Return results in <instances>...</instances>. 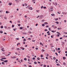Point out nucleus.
Masks as SVG:
<instances>
[{
  "instance_id": "f257e3e1",
  "label": "nucleus",
  "mask_w": 67,
  "mask_h": 67,
  "mask_svg": "<svg viewBox=\"0 0 67 67\" xmlns=\"http://www.w3.org/2000/svg\"><path fill=\"white\" fill-rule=\"evenodd\" d=\"M27 8H28V9H30V10H33V8L32 7H29V6H27Z\"/></svg>"
},
{
  "instance_id": "f03ea898",
  "label": "nucleus",
  "mask_w": 67,
  "mask_h": 67,
  "mask_svg": "<svg viewBox=\"0 0 67 67\" xmlns=\"http://www.w3.org/2000/svg\"><path fill=\"white\" fill-rule=\"evenodd\" d=\"M20 48L21 49H22L23 50H24V48L23 47H20Z\"/></svg>"
},
{
  "instance_id": "7ed1b4c3",
  "label": "nucleus",
  "mask_w": 67,
  "mask_h": 67,
  "mask_svg": "<svg viewBox=\"0 0 67 67\" xmlns=\"http://www.w3.org/2000/svg\"><path fill=\"white\" fill-rule=\"evenodd\" d=\"M53 3V4L54 5H55L56 6V5H57V3Z\"/></svg>"
},
{
  "instance_id": "20e7f679",
  "label": "nucleus",
  "mask_w": 67,
  "mask_h": 67,
  "mask_svg": "<svg viewBox=\"0 0 67 67\" xmlns=\"http://www.w3.org/2000/svg\"><path fill=\"white\" fill-rule=\"evenodd\" d=\"M57 33L59 34V35H61V34H60V33H59V32H57Z\"/></svg>"
},
{
  "instance_id": "39448f33",
  "label": "nucleus",
  "mask_w": 67,
  "mask_h": 67,
  "mask_svg": "<svg viewBox=\"0 0 67 67\" xmlns=\"http://www.w3.org/2000/svg\"><path fill=\"white\" fill-rule=\"evenodd\" d=\"M62 28L61 27H60L59 28H58V30H62Z\"/></svg>"
},
{
  "instance_id": "423d86ee",
  "label": "nucleus",
  "mask_w": 67,
  "mask_h": 67,
  "mask_svg": "<svg viewBox=\"0 0 67 67\" xmlns=\"http://www.w3.org/2000/svg\"><path fill=\"white\" fill-rule=\"evenodd\" d=\"M44 24H48V23L47 22H45L44 23Z\"/></svg>"
},
{
  "instance_id": "0eeeda50",
  "label": "nucleus",
  "mask_w": 67,
  "mask_h": 67,
  "mask_svg": "<svg viewBox=\"0 0 67 67\" xmlns=\"http://www.w3.org/2000/svg\"><path fill=\"white\" fill-rule=\"evenodd\" d=\"M51 15L52 16H55V14H51Z\"/></svg>"
},
{
  "instance_id": "6e6552de",
  "label": "nucleus",
  "mask_w": 67,
  "mask_h": 67,
  "mask_svg": "<svg viewBox=\"0 0 67 67\" xmlns=\"http://www.w3.org/2000/svg\"><path fill=\"white\" fill-rule=\"evenodd\" d=\"M4 62L5 63H7V62H8V60H5L4 61Z\"/></svg>"
},
{
  "instance_id": "1a4fd4ad",
  "label": "nucleus",
  "mask_w": 67,
  "mask_h": 67,
  "mask_svg": "<svg viewBox=\"0 0 67 67\" xmlns=\"http://www.w3.org/2000/svg\"><path fill=\"white\" fill-rule=\"evenodd\" d=\"M15 1L17 2H19V0H15Z\"/></svg>"
},
{
  "instance_id": "9d476101",
  "label": "nucleus",
  "mask_w": 67,
  "mask_h": 67,
  "mask_svg": "<svg viewBox=\"0 0 67 67\" xmlns=\"http://www.w3.org/2000/svg\"><path fill=\"white\" fill-rule=\"evenodd\" d=\"M63 59H66V58L65 57H63Z\"/></svg>"
},
{
  "instance_id": "9b49d317",
  "label": "nucleus",
  "mask_w": 67,
  "mask_h": 67,
  "mask_svg": "<svg viewBox=\"0 0 67 67\" xmlns=\"http://www.w3.org/2000/svg\"><path fill=\"white\" fill-rule=\"evenodd\" d=\"M41 51L42 52H44L45 51V50L43 49H42L41 50Z\"/></svg>"
},
{
  "instance_id": "f8f14e48",
  "label": "nucleus",
  "mask_w": 67,
  "mask_h": 67,
  "mask_svg": "<svg viewBox=\"0 0 67 67\" xmlns=\"http://www.w3.org/2000/svg\"><path fill=\"white\" fill-rule=\"evenodd\" d=\"M40 45H42V46H44V45H43V44L41 42L40 43Z\"/></svg>"
},
{
  "instance_id": "ddd939ff",
  "label": "nucleus",
  "mask_w": 67,
  "mask_h": 67,
  "mask_svg": "<svg viewBox=\"0 0 67 67\" xmlns=\"http://www.w3.org/2000/svg\"><path fill=\"white\" fill-rule=\"evenodd\" d=\"M40 65L41 66H43V64H42L41 63H40Z\"/></svg>"
},
{
  "instance_id": "4468645a",
  "label": "nucleus",
  "mask_w": 67,
  "mask_h": 67,
  "mask_svg": "<svg viewBox=\"0 0 67 67\" xmlns=\"http://www.w3.org/2000/svg\"><path fill=\"white\" fill-rule=\"evenodd\" d=\"M34 63L35 64H37V63L36 62H34Z\"/></svg>"
},
{
  "instance_id": "2eb2a0df",
  "label": "nucleus",
  "mask_w": 67,
  "mask_h": 67,
  "mask_svg": "<svg viewBox=\"0 0 67 67\" xmlns=\"http://www.w3.org/2000/svg\"><path fill=\"white\" fill-rule=\"evenodd\" d=\"M4 18L5 20H7V17H4Z\"/></svg>"
},
{
  "instance_id": "dca6fc26",
  "label": "nucleus",
  "mask_w": 67,
  "mask_h": 67,
  "mask_svg": "<svg viewBox=\"0 0 67 67\" xmlns=\"http://www.w3.org/2000/svg\"><path fill=\"white\" fill-rule=\"evenodd\" d=\"M23 29V27H21L20 28V30H22V29Z\"/></svg>"
},
{
  "instance_id": "f3484780",
  "label": "nucleus",
  "mask_w": 67,
  "mask_h": 67,
  "mask_svg": "<svg viewBox=\"0 0 67 67\" xmlns=\"http://www.w3.org/2000/svg\"><path fill=\"white\" fill-rule=\"evenodd\" d=\"M59 35H60L59 34H57V35L56 36L57 37H58L59 36Z\"/></svg>"
},
{
  "instance_id": "a211bd4d",
  "label": "nucleus",
  "mask_w": 67,
  "mask_h": 67,
  "mask_svg": "<svg viewBox=\"0 0 67 67\" xmlns=\"http://www.w3.org/2000/svg\"><path fill=\"white\" fill-rule=\"evenodd\" d=\"M0 33H3V31H0Z\"/></svg>"
},
{
  "instance_id": "6ab92c4d",
  "label": "nucleus",
  "mask_w": 67,
  "mask_h": 67,
  "mask_svg": "<svg viewBox=\"0 0 67 67\" xmlns=\"http://www.w3.org/2000/svg\"><path fill=\"white\" fill-rule=\"evenodd\" d=\"M42 25V26H45V24H43Z\"/></svg>"
},
{
  "instance_id": "aec40b11",
  "label": "nucleus",
  "mask_w": 67,
  "mask_h": 67,
  "mask_svg": "<svg viewBox=\"0 0 67 67\" xmlns=\"http://www.w3.org/2000/svg\"><path fill=\"white\" fill-rule=\"evenodd\" d=\"M2 64H3V65H4V64H5L4 63V62H2Z\"/></svg>"
},
{
  "instance_id": "412c9836",
  "label": "nucleus",
  "mask_w": 67,
  "mask_h": 67,
  "mask_svg": "<svg viewBox=\"0 0 67 67\" xmlns=\"http://www.w3.org/2000/svg\"><path fill=\"white\" fill-rule=\"evenodd\" d=\"M63 65H64L65 66V65H66V63H63Z\"/></svg>"
},
{
  "instance_id": "4be33fe9",
  "label": "nucleus",
  "mask_w": 67,
  "mask_h": 67,
  "mask_svg": "<svg viewBox=\"0 0 67 67\" xmlns=\"http://www.w3.org/2000/svg\"><path fill=\"white\" fill-rule=\"evenodd\" d=\"M2 59H6V58H2Z\"/></svg>"
},
{
  "instance_id": "5701e85b",
  "label": "nucleus",
  "mask_w": 67,
  "mask_h": 67,
  "mask_svg": "<svg viewBox=\"0 0 67 67\" xmlns=\"http://www.w3.org/2000/svg\"><path fill=\"white\" fill-rule=\"evenodd\" d=\"M23 41H26V39L25 38L24 39V40H23Z\"/></svg>"
},
{
  "instance_id": "b1692460",
  "label": "nucleus",
  "mask_w": 67,
  "mask_h": 67,
  "mask_svg": "<svg viewBox=\"0 0 67 67\" xmlns=\"http://www.w3.org/2000/svg\"><path fill=\"white\" fill-rule=\"evenodd\" d=\"M53 59H54V60H55V59H56V58L55 57H54L53 58Z\"/></svg>"
},
{
  "instance_id": "393cba45",
  "label": "nucleus",
  "mask_w": 67,
  "mask_h": 67,
  "mask_svg": "<svg viewBox=\"0 0 67 67\" xmlns=\"http://www.w3.org/2000/svg\"><path fill=\"white\" fill-rule=\"evenodd\" d=\"M18 26H21V24H18Z\"/></svg>"
},
{
  "instance_id": "a878e982",
  "label": "nucleus",
  "mask_w": 67,
  "mask_h": 67,
  "mask_svg": "<svg viewBox=\"0 0 67 67\" xmlns=\"http://www.w3.org/2000/svg\"><path fill=\"white\" fill-rule=\"evenodd\" d=\"M16 50L17 51H19V50H20V49H19V48H17L16 49Z\"/></svg>"
},
{
  "instance_id": "bb28decb",
  "label": "nucleus",
  "mask_w": 67,
  "mask_h": 67,
  "mask_svg": "<svg viewBox=\"0 0 67 67\" xmlns=\"http://www.w3.org/2000/svg\"><path fill=\"white\" fill-rule=\"evenodd\" d=\"M55 23H56L57 24H59V23L57 21L55 22Z\"/></svg>"
},
{
  "instance_id": "cd10ccee",
  "label": "nucleus",
  "mask_w": 67,
  "mask_h": 67,
  "mask_svg": "<svg viewBox=\"0 0 67 67\" xmlns=\"http://www.w3.org/2000/svg\"><path fill=\"white\" fill-rule=\"evenodd\" d=\"M1 29H3V26H2L1 27Z\"/></svg>"
},
{
  "instance_id": "c85d7f7f",
  "label": "nucleus",
  "mask_w": 67,
  "mask_h": 67,
  "mask_svg": "<svg viewBox=\"0 0 67 67\" xmlns=\"http://www.w3.org/2000/svg\"><path fill=\"white\" fill-rule=\"evenodd\" d=\"M37 59H38V60H40V58H37Z\"/></svg>"
},
{
  "instance_id": "c756f323",
  "label": "nucleus",
  "mask_w": 67,
  "mask_h": 67,
  "mask_svg": "<svg viewBox=\"0 0 67 67\" xmlns=\"http://www.w3.org/2000/svg\"><path fill=\"white\" fill-rule=\"evenodd\" d=\"M32 42H35V40H32Z\"/></svg>"
},
{
  "instance_id": "7c9ffc66",
  "label": "nucleus",
  "mask_w": 67,
  "mask_h": 67,
  "mask_svg": "<svg viewBox=\"0 0 67 67\" xmlns=\"http://www.w3.org/2000/svg\"><path fill=\"white\" fill-rule=\"evenodd\" d=\"M8 4H9V5H12V3H9Z\"/></svg>"
},
{
  "instance_id": "2f4dec72",
  "label": "nucleus",
  "mask_w": 67,
  "mask_h": 67,
  "mask_svg": "<svg viewBox=\"0 0 67 67\" xmlns=\"http://www.w3.org/2000/svg\"><path fill=\"white\" fill-rule=\"evenodd\" d=\"M53 33H54L55 32L53 30H52L51 31Z\"/></svg>"
},
{
  "instance_id": "473e14b6",
  "label": "nucleus",
  "mask_w": 67,
  "mask_h": 67,
  "mask_svg": "<svg viewBox=\"0 0 67 67\" xmlns=\"http://www.w3.org/2000/svg\"><path fill=\"white\" fill-rule=\"evenodd\" d=\"M55 20L56 21H57V20H58V18L55 19Z\"/></svg>"
},
{
  "instance_id": "72a5a7b5",
  "label": "nucleus",
  "mask_w": 67,
  "mask_h": 67,
  "mask_svg": "<svg viewBox=\"0 0 67 67\" xmlns=\"http://www.w3.org/2000/svg\"><path fill=\"white\" fill-rule=\"evenodd\" d=\"M40 17L41 18H42L43 17V15H40Z\"/></svg>"
},
{
  "instance_id": "f704fd0d",
  "label": "nucleus",
  "mask_w": 67,
  "mask_h": 67,
  "mask_svg": "<svg viewBox=\"0 0 67 67\" xmlns=\"http://www.w3.org/2000/svg\"><path fill=\"white\" fill-rule=\"evenodd\" d=\"M57 66H60V64H57Z\"/></svg>"
},
{
  "instance_id": "c9c22d12",
  "label": "nucleus",
  "mask_w": 67,
  "mask_h": 67,
  "mask_svg": "<svg viewBox=\"0 0 67 67\" xmlns=\"http://www.w3.org/2000/svg\"><path fill=\"white\" fill-rule=\"evenodd\" d=\"M8 29L10 30V29H11V28L10 27H8Z\"/></svg>"
},
{
  "instance_id": "e433bc0d",
  "label": "nucleus",
  "mask_w": 67,
  "mask_h": 67,
  "mask_svg": "<svg viewBox=\"0 0 67 67\" xmlns=\"http://www.w3.org/2000/svg\"><path fill=\"white\" fill-rule=\"evenodd\" d=\"M58 51H59L60 49V48H58Z\"/></svg>"
},
{
  "instance_id": "4c0bfd02",
  "label": "nucleus",
  "mask_w": 67,
  "mask_h": 67,
  "mask_svg": "<svg viewBox=\"0 0 67 67\" xmlns=\"http://www.w3.org/2000/svg\"><path fill=\"white\" fill-rule=\"evenodd\" d=\"M59 38L60 40H62V39H63V37H62L61 38L60 37Z\"/></svg>"
},
{
  "instance_id": "58836bf2",
  "label": "nucleus",
  "mask_w": 67,
  "mask_h": 67,
  "mask_svg": "<svg viewBox=\"0 0 67 67\" xmlns=\"http://www.w3.org/2000/svg\"><path fill=\"white\" fill-rule=\"evenodd\" d=\"M55 54H56V55L57 56H58V54H57V53H55Z\"/></svg>"
},
{
  "instance_id": "ea45409f",
  "label": "nucleus",
  "mask_w": 67,
  "mask_h": 67,
  "mask_svg": "<svg viewBox=\"0 0 67 67\" xmlns=\"http://www.w3.org/2000/svg\"><path fill=\"white\" fill-rule=\"evenodd\" d=\"M14 25H12V27H14Z\"/></svg>"
},
{
  "instance_id": "a19ab883",
  "label": "nucleus",
  "mask_w": 67,
  "mask_h": 67,
  "mask_svg": "<svg viewBox=\"0 0 67 67\" xmlns=\"http://www.w3.org/2000/svg\"><path fill=\"white\" fill-rule=\"evenodd\" d=\"M24 60H27V59L26 58H24Z\"/></svg>"
},
{
  "instance_id": "79ce46f5",
  "label": "nucleus",
  "mask_w": 67,
  "mask_h": 67,
  "mask_svg": "<svg viewBox=\"0 0 67 67\" xmlns=\"http://www.w3.org/2000/svg\"><path fill=\"white\" fill-rule=\"evenodd\" d=\"M23 34H26V32H25L23 33Z\"/></svg>"
},
{
  "instance_id": "37998d69",
  "label": "nucleus",
  "mask_w": 67,
  "mask_h": 67,
  "mask_svg": "<svg viewBox=\"0 0 67 67\" xmlns=\"http://www.w3.org/2000/svg\"><path fill=\"white\" fill-rule=\"evenodd\" d=\"M35 59V58L34 57L33 58H32V59H33V60H34Z\"/></svg>"
},
{
  "instance_id": "c03bdc74",
  "label": "nucleus",
  "mask_w": 67,
  "mask_h": 67,
  "mask_svg": "<svg viewBox=\"0 0 67 67\" xmlns=\"http://www.w3.org/2000/svg\"><path fill=\"white\" fill-rule=\"evenodd\" d=\"M61 52V51H58V53H60V52Z\"/></svg>"
},
{
  "instance_id": "a18cd8bd",
  "label": "nucleus",
  "mask_w": 67,
  "mask_h": 67,
  "mask_svg": "<svg viewBox=\"0 0 67 67\" xmlns=\"http://www.w3.org/2000/svg\"><path fill=\"white\" fill-rule=\"evenodd\" d=\"M41 57H43V56L42 55H41Z\"/></svg>"
},
{
  "instance_id": "49530a36",
  "label": "nucleus",
  "mask_w": 67,
  "mask_h": 67,
  "mask_svg": "<svg viewBox=\"0 0 67 67\" xmlns=\"http://www.w3.org/2000/svg\"><path fill=\"white\" fill-rule=\"evenodd\" d=\"M27 57H28V58H30V57L29 56H27Z\"/></svg>"
},
{
  "instance_id": "de8ad7c7",
  "label": "nucleus",
  "mask_w": 67,
  "mask_h": 67,
  "mask_svg": "<svg viewBox=\"0 0 67 67\" xmlns=\"http://www.w3.org/2000/svg\"><path fill=\"white\" fill-rule=\"evenodd\" d=\"M67 13L64 12V14H66Z\"/></svg>"
},
{
  "instance_id": "09e8293b",
  "label": "nucleus",
  "mask_w": 67,
  "mask_h": 67,
  "mask_svg": "<svg viewBox=\"0 0 67 67\" xmlns=\"http://www.w3.org/2000/svg\"><path fill=\"white\" fill-rule=\"evenodd\" d=\"M15 54L16 55H18V53L17 52H15Z\"/></svg>"
},
{
  "instance_id": "8fccbe9b",
  "label": "nucleus",
  "mask_w": 67,
  "mask_h": 67,
  "mask_svg": "<svg viewBox=\"0 0 67 67\" xmlns=\"http://www.w3.org/2000/svg\"><path fill=\"white\" fill-rule=\"evenodd\" d=\"M25 6H26L27 5V4H26L25 3Z\"/></svg>"
},
{
  "instance_id": "3c124183",
  "label": "nucleus",
  "mask_w": 67,
  "mask_h": 67,
  "mask_svg": "<svg viewBox=\"0 0 67 67\" xmlns=\"http://www.w3.org/2000/svg\"><path fill=\"white\" fill-rule=\"evenodd\" d=\"M28 39L29 40H31V38H29Z\"/></svg>"
},
{
  "instance_id": "603ef678",
  "label": "nucleus",
  "mask_w": 67,
  "mask_h": 67,
  "mask_svg": "<svg viewBox=\"0 0 67 67\" xmlns=\"http://www.w3.org/2000/svg\"><path fill=\"white\" fill-rule=\"evenodd\" d=\"M44 31H47L48 30H47V29H45Z\"/></svg>"
},
{
  "instance_id": "864d4df0",
  "label": "nucleus",
  "mask_w": 67,
  "mask_h": 67,
  "mask_svg": "<svg viewBox=\"0 0 67 67\" xmlns=\"http://www.w3.org/2000/svg\"><path fill=\"white\" fill-rule=\"evenodd\" d=\"M23 44H25V42H23Z\"/></svg>"
},
{
  "instance_id": "5fc2aeb1",
  "label": "nucleus",
  "mask_w": 67,
  "mask_h": 67,
  "mask_svg": "<svg viewBox=\"0 0 67 67\" xmlns=\"http://www.w3.org/2000/svg\"><path fill=\"white\" fill-rule=\"evenodd\" d=\"M16 40H19V38H16Z\"/></svg>"
},
{
  "instance_id": "6e6d98bb",
  "label": "nucleus",
  "mask_w": 67,
  "mask_h": 67,
  "mask_svg": "<svg viewBox=\"0 0 67 67\" xmlns=\"http://www.w3.org/2000/svg\"><path fill=\"white\" fill-rule=\"evenodd\" d=\"M0 60H1V61H3V60H3L2 59H1Z\"/></svg>"
},
{
  "instance_id": "4d7b16f0",
  "label": "nucleus",
  "mask_w": 67,
  "mask_h": 67,
  "mask_svg": "<svg viewBox=\"0 0 67 67\" xmlns=\"http://www.w3.org/2000/svg\"><path fill=\"white\" fill-rule=\"evenodd\" d=\"M51 37H52V38H53V37H53V36L52 35L51 36Z\"/></svg>"
},
{
  "instance_id": "13d9d810",
  "label": "nucleus",
  "mask_w": 67,
  "mask_h": 67,
  "mask_svg": "<svg viewBox=\"0 0 67 67\" xmlns=\"http://www.w3.org/2000/svg\"><path fill=\"white\" fill-rule=\"evenodd\" d=\"M42 22H44V20H42Z\"/></svg>"
},
{
  "instance_id": "bf43d9fd",
  "label": "nucleus",
  "mask_w": 67,
  "mask_h": 67,
  "mask_svg": "<svg viewBox=\"0 0 67 67\" xmlns=\"http://www.w3.org/2000/svg\"><path fill=\"white\" fill-rule=\"evenodd\" d=\"M35 49H36V50H37V49H38V48H35Z\"/></svg>"
},
{
  "instance_id": "052dcab7",
  "label": "nucleus",
  "mask_w": 67,
  "mask_h": 67,
  "mask_svg": "<svg viewBox=\"0 0 67 67\" xmlns=\"http://www.w3.org/2000/svg\"><path fill=\"white\" fill-rule=\"evenodd\" d=\"M6 13H8V11H6Z\"/></svg>"
},
{
  "instance_id": "680f3d73",
  "label": "nucleus",
  "mask_w": 67,
  "mask_h": 67,
  "mask_svg": "<svg viewBox=\"0 0 67 67\" xmlns=\"http://www.w3.org/2000/svg\"><path fill=\"white\" fill-rule=\"evenodd\" d=\"M44 9H46V8L45 7H43Z\"/></svg>"
},
{
  "instance_id": "e2e57ef3",
  "label": "nucleus",
  "mask_w": 67,
  "mask_h": 67,
  "mask_svg": "<svg viewBox=\"0 0 67 67\" xmlns=\"http://www.w3.org/2000/svg\"><path fill=\"white\" fill-rule=\"evenodd\" d=\"M43 8V6H42L41 7V9H42Z\"/></svg>"
},
{
  "instance_id": "0e129e2a",
  "label": "nucleus",
  "mask_w": 67,
  "mask_h": 67,
  "mask_svg": "<svg viewBox=\"0 0 67 67\" xmlns=\"http://www.w3.org/2000/svg\"><path fill=\"white\" fill-rule=\"evenodd\" d=\"M49 33V31H47V34Z\"/></svg>"
},
{
  "instance_id": "69168bd1",
  "label": "nucleus",
  "mask_w": 67,
  "mask_h": 67,
  "mask_svg": "<svg viewBox=\"0 0 67 67\" xmlns=\"http://www.w3.org/2000/svg\"><path fill=\"white\" fill-rule=\"evenodd\" d=\"M36 26H37L38 25V24H36L35 25Z\"/></svg>"
},
{
  "instance_id": "338daca9",
  "label": "nucleus",
  "mask_w": 67,
  "mask_h": 67,
  "mask_svg": "<svg viewBox=\"0 0 67 67\" xmlns=\"http://www.w3.org/2000/svg\"><path fill=\"white\" fill-rule=\"evenodd\" d=\"M46 65H44V67H46Z\"/></svg>"
},
{
  "instance_id": "774afa93",
  "label": "nucleus",
  "mask_w": 67,
  "mask_h": 67,
  "mask_svg": "<svg viewBox=\"0 0 67 67\" xmlns=\"http://www.w3.org/2000/svg\"><path fill=\"white\" fill-rule=\"evenodd\" d=\"M29 67H32V66H31V65H29Z\"/></svg>"
}]
</instances>
